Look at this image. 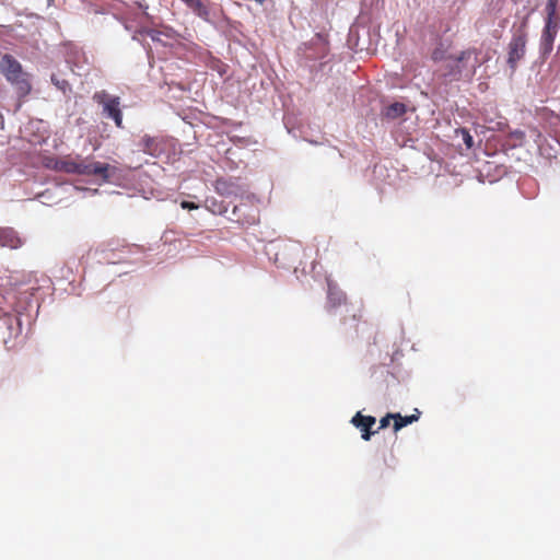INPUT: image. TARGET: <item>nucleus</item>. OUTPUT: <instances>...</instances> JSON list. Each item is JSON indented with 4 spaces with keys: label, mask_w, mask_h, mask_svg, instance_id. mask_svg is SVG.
<instances>
[{
    "label": "nucleus",
    "mask_w": 560,
    "mask_h": 560,
    "mask_svg": "<svg viewBox=\"0 0 560 560\" xmlns=\"http://www.w3.org/2000/svg\"><path fill=\"white\" fill-rule=\"evenodd\" d=\"M489 52L482 54L477 47H468L450 56L443 65V75L452 81L471 80L477 69L490 60Z\"/></svg>",
    "instance_id": "nucleus-1"
},
{
    "label": "nucleus",
    "mask_w": 560,
    "mask_h": 560,
    "mask_svg": "<svg viewBox=\"0 0 560 560\" xmlns=\"http://www.w3.org/2000/svg\"><path fill=\"white\" fill-rule=\"evenodd\" d=\"M0 72L15 86L20 97L27 96L32 91L28 74L23 71L21 63L11 55H4L0 61Z\"/></svg>",
    "instance_id": "nucleus-2"
},
{
    "label": "nucleus",
    "mask_w": 560,
    "mask_h": 560,
    "mask_svg": "<svg viewBox=\"0 0 560 560\" xmlns=\"http://www.w3.org/2000/svg\"><path fill=\"white\" fill-rule=\"evenodd\" d=\"M527 37V18H525L520 27L513 32L508 45V65L513 72L525 56Z\"/></svg>",
    "instance_id": "nucleus-3"
},
{
    "label": "nucleus",
    "mask_w": 560,
    "mask_h": 560,
    "mask_svg": "<svg viewBox=\"0 0 560 560\" xmlns=\"http://www.w3.org/2000/svg\"><path fill=\"white\" fill-rule=\"evenodd\" d=\"M115 167L78 155L77 175L96 176L103 182H109Z\"/></svg>",
    "instance_id": "nucleus-4"
},
{
    "label": "nucleus",
    "mask_w": 560,
    "mask_h": 560,
    "mask_svg": "<svg viewBox=\"0 0 560 560\" xmlns=\"http://www.w3.org/2000/svg\"><path fill=\"white\" fill-rule=\"evenodd\" d=\"M2 319L9 330V336L3 338L4 347L9 351L16 350L23 345L21 318L18 315L7 313Z\"/></svg>",
    "instance_id": "nucleus-5"
},
{
    "label": "nucleus",
    "mask_w": 560,
    "mask_h": 560,
    "mask_svg": "<svg viewBox=\"0 0 560 560\" xmlns=\"http://www.w3.org/2000/svg\"><path fill=\"white\" fill-rule=\"evenodd\" d=\"M95 100L104 106V114L115 121L118 128H122V114L119 108V97H110L103 93L102 95L95 94Z\"/></svg>",
    "instance_id": "nucleus-6"
},
{
    "label": "nucleus",
    "mask_w": 560,
    "mask_h": 560,
    "mask_svg": "<svg viewBox=\"0 0 560 560\" xmlns=\"http://www.w3.org/2000/svg\"><path fill=\"white\" fill-rule=\"evenodd\" d=\"M351 423L361 431V438L364 441H369L373 434L377 433V430H372L376 423V419L373 416H364L358 411L352 417Z\"/></svg>",
    "instance_id": "nucleus-7"
},
{
    "label": "nucleus",
    "mask_w": 560,
    "mask_h": 560,
    "mask_svg": "<svg viewBox=\"0 0 560 560\" xmlns=\"http://www.w3.org/2000/svg\"><path fill=\"white\" fill-rule=\"evenodd\" d=\"M245 208H247L246 203H240L234 206L233 214L236 217V221L241 224L253 225L258 222V209L256 207H250L249 211L246 212Z\"/></svg>",
    "instance_id": "nucleus-8"
},
{
    "label": "nucleus",
    "mask_w": 560,
    "mask_h": 560,
    "mask_svg": "<svg viewBox=\"0 0 560 560\" xmlns=\"http://www.w3.org/2000/svg\"><path fill=\"white\" fill-rule=\"evenodd\" d=\"M142 151L154 158H159L164 152L165 141L159 137L144 136L140 141Z\"/></svg>",
    "instance_id": "nucleus-9"
},
{
    "label": "nucleus",
    "mask_w": 560,
    "mask_h": 560,
    "mask_svg": "<svg viewBox=\"0 0 560 560\" xmlns=\"http://www.w3.org/2000/svg\"><path fill=\"white\" fill-rule=\"evenodd\" d=\"M22 245V240L18 232L11 228L0 230V246L16 249Z\"/></svg>",
    "instance_id": "nucleus-10"
},
{
    "label": "nucleus",
    "mask_w": 560,
    "mask_h": 560,
    "mask_svg": "<svg viewBox=\"0 0 560 560\" xmlns=\"http://www.w3.org/2000/svg\"><path fill=\"white\" fill-rule=\"evenodd\" d=\"M347 298L346 294L328 285V293H327V304L326 308L328 312H331L332 310L337 308L338 306H341L342 304H346Z\"/></svg>",
    "instance_id": "nucleus-11"
},
{
    "label": "nucleus",
    "mask_w": 560,
    "mask_h": 560,
    "mask_svg": "<svg viewBox=\"0 0 560 560\" xmlns=\"http://www.w3.org/2000/svg\"><path fill=\"white\" fill-rule=\"evenodd\" d=\"M215 191L224 197L236 196L240 191V187L237 184L230 179L219 178L214 183Z\"/></svg>",
    "instance_id": "nucleus-12"
},
{
    "label": "nucleus",
    "mask_w": 560,
    "mask_h": 560,
    "mask_svg": "<svg viewBox=\"0 0 560 560\" xmlns=\"http://www.w3.org/2000/svg\"><path fill=\"white\" fill-rule=\"evenodd\" d=\"M197 16L210 20V10L203 0H182Z\"/></svg>",
    "instance_id": "nucleus-13"
},
{
    "label": "nucleus",
    "mask_w": 560,
    "mask_h": 560,
    "mask_svg": "<svg viewBox=\"0 0 560 560\" xmlns=\"http://www.w3.org/2000/svg\"><path fill=\"white\" fill-rule=\"evenodd\" d=\"M421 412L415 409V413L410 416H401L400 413H394V431L397 432L404 427L411 424L420 418Z\"/></svg>",
    "instance_id": "nucleus-14"
},
{
    "label": "nucleus",
    "mask_w": 560,
    "mask_h": 560,
    "mask_svg": "<svg viewBox=\"0 0 560 560\" xmlns=\"http://www.w3.org/2000/svg\"><path fill=\"white\" fill-rule=\"evenodd\" d=\"M451 55H448V46H446L443 42H439L438 45L431 52V59L434 62L444 61L447 62Z\"/></svg>",
    "instance_id": "nucleus-15"
},
{
    "label": "nucleus",
    "mask_w": 560,
    "mask_h": 560,
    "mask_svg": "<svg viewBox=\"0 0 560 560\" xmlns=\"http://www.w3.org/2000/svg\"><path fill=\"white\" fill-rule=\"evenodd\" d=\"M555 39L556 37L553 36L541 34L539 42V51L544 60L547 59V57L551 54L553 49Z\"/></svg>",
    "instance_id": "nucleus-16"
},
{
    "label": "nucleus",
    "mask_w": 560,
    "mask_h": 560,
    "mask_svg": "<svg viewBox=\"0 0 560 560\" xmlns=\"http://www.w3.org/2000/svg\"><path fill=\"white\" fill-rule=\"evenodd\" d=\"M559 23L560 16H546L541 34L556 37L559 28Z\"/></svg>",
    "instance_id": "nucleus-17"
},
{
    "label": "nucleus",
    "mask_w": 560,
    "mask_h": 560,
    "mask_svg": "<svg viewBox=\"0 0 560 560\" xmlns=\"http://www.w3.org/2000/svg\"><path fill=\"white\" fill-rule=\"evenodd\" d=\"M406 113V105L402 103H393L384 109V116L389 119H396Z\"/></svg>",
    "instance_id": "nucleus-18"
},
{
    "label": "nucleus",
    "mask_w": 560,
    "mask_h": 560,
    "mask_svg": "<svg viewBox=\"0 0 560 560\" xmlns=\"http://www.w3.org/2000/svg\"><path fill=\"white\" fill-rule=\"evenodd\" d=\"M77 167H78V156L71 158L70 155H67L61 159L60 172H63L67 174H77Z\"/></svg>",
    "instance_id": "nucleus-19"
},
{
    "label": "nucleus",
    "mask_w": 560,
    "mask_h": 560,
    "mask_svg": "<svg viewBox=\"0 0 560 560\" xmlns=\"http://www.w3.org/2000/svg\"><path fill=\"white\" fill-rule=\"evenodd\" d=\"M456 138H460L466 149H471L474 147V138L470 135L469 130L466 128H458L455 130Z\"/></svg>",
    "instance_id": "nucleus-20"
},
{
    "label": "nucleus",
    "mask_w": 560,
    "mask_h": 560,
    "mask_svg": "<svg viewBox=\"0 0 560 560\" xmlns=\"http://www.w3.org/2000/svg\"><path fill=\"white\" fill-rule=\"evenodd\" d=\"M43 165L48 168L56 172H60L61 170V159L55 158V156H45L43 159Z\"/></svg>",
    "instance_id": "nucleus-21"
},
{
    "label": "nucleus",
    "mask_w": 560,
    "mask_h": 560,
    "mask_svg": "<svg viewBox=\"0 0 560 560\" xmlns=\"http://www.w3.org/2000/svg\"><path fill=\"white\" fill-rule=\"evenodd\" d=\"M559 0H547L545 12L546 16H559L558 14Z\"/></svg>",
    "instance_id": "nucleus-22"
},
{
    "label": "nucleus",
    "mask_w": 560,
    "mask_h": 560,
    "mask_svg": "<svg viewBox=\"0 0 560 560\" xmlns=\"http://www.w3.org/2000/svg\"><path fill=\"white\" fill-rule=\"evenodd\" d=\"M51 82L57 89H59L63 93H66L67 90L70 89L69 82L67 80L59 79L56 74L51 75Z\"/></svg>",
    "instance_id": "nucleus-23"
},
{
    "label": "nucleus",
    "mask_w": 560,
    "mask_h": 560,
    "mask_svg": "<svg viewBox=\"0 0 560 560\" xmlns=\"http://www.w3.org/2000/svg\"><path fill=\"white\" fill-rule=\"evenodd\" d=\"M390 419L394 420V413H387L385 417H383L381 420H380V425L378 428L376 429L377 432L382 429H385L389 425V421Z\"/></svg>",
    "instance_id": "nucleus-24"
},
{
    "label": "nucleus",
    "mask_w": 560,
    "mask_h": 560,
    "mask_svg": "<svg viewBox=\"0 0 560 560\" xmlns=\"http://www.w3.org/2000/svg\"><path fill=\"white\" fill-rule=\"evenodd\" d=\"M180 207L183 209H187V210L198 209V205H196V203H194L191 201H186V200L180 202Z\"/></svg>",
    "instance_id": "nucleus-25"
},
{
    "label": "nucleus",
    "mask_w": 560,
    "mask_h": 560,
    "mask_svg": "<svg viewBox=\"0 0 560 560\" xmlns=\"http://www.w3.org/2000/svg\"><path fill=\"white\" fill-rule=\"evenodd\" d=\"M3 125H4V120H3L2 115L0 114V126H1V129H3Z\"/></svg>",
    "instance_id": "nucleus-26"
}]
</instances>
